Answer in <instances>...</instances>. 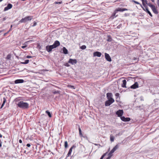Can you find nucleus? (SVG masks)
Returning a JSON list of instances; mask_svg holds the SVG:
<instances>
[{
  "label": "nucleus",
  "instance_id": "1",
  "mask_svg": "<svg viewBox=\"0 0 159 159\" xmlns=\"http://www.w3.org/2000/svg\"><path fill=\"white\" fill-rule=\"evenodd\" d=\"M17 105L18 107L23 109H27L29 107L28 103L22 101L18 102Z\"/></svg>",
  "mask_w": 159,
  "mask_h": 159
},
{
  "label": "nucleus",
  "instance_id": "2",
  "mask_svg": "<svg viewBox=\"0 0 159 159\" xmlns=\"http://www.w3.org/2000/svg\"><path fill=\"white\" fill-rule=\"evenodd\" d=\"M33 18V16H28L25 17L24 18H22L20 20L19 22V23H25L29 21H30Z\"/></svg>",
  "mask_w": 159,
  "mask_h": 159
},
{
  "label": "nucleus",
  "instance_id": "3",
  "mask_svg": "<svg viewBox=\"0 0 159 159\" xmlns=\"http://www.w3.org/2000/svg\"><path fill=\"white\" fill-rule=\"evenodd\" d=\"M114 100H112V99H108L105 102V106H109L113 103L114 102Z\"/></svg>",
  "mask_w": 159,
  "mask_h": 159
},
{
  "label": "nucleus",
  "instance_id": "4",
  "mask_svg": "<svg viewBox=\"0 0 159 159\" xmlns=\"http://www.w3.org/2000/svg\"><path fill=\"white\" fill-rule=\"evenodd\" d=\"M124 112L122 110H119L116 112V114L118 117H121L123 114Z\"/></svg>",
  "mask_w": 159,
  "mask_h": 159
},
{
  "label": "nucleus",
  "instance_id": "5",
  "mask_svg": "<svg viewBox=\"0 0 159 159\" xmlns=\"http://www.w3.org/2000/svg\"><path fill=\"white\" fill-rule=\"evenodd\" d=\"M54 48L53 47L52 45H48L46 47V49L47 51L48 52H51L53 49Z\"/></svg>",
  "mask_w": 159,
  "mask_h": 159
},
{
  "label": "nucleus",
  "instance_id": "6",
  "mask_svg": "<svg viewBox=\"0 0 159 159\" xmlns=\"http://www.w3.org/2000/svg\"><path fill=\"white\" fill-rule=\"evenodd\" d=\"M144 8L142 7L143 10L144 11H145L148 13L152 17V15L151 13V12L148 10V8L147 6L146 5L145 6H144Z\"/></svg>",
  "mask_w": 159,
  "mask_h": 159
},
{
  "label": "nucleus",
  "instance_id": "7",
  "mask_svg": "<svg viewBox=\"0 0 159 159\" xmlns=\"http://www.w3.org/2000/svg\"><path fill=\"white\" fill-rule=\"evenodd\" d=\"M60 45V42L58 40H56L54 42L53 44H52V46L54 48H56L57 47Z\"/></svg>",
  "mask_w": 159,
  "mask_h": 159
},
{
  "label": "nucleus",
  "instance_id": "8",
  "mask_svg": "<svg viewBox=\"0 0 159 159\" xmlns=\"http://www.w3.org/2000/svg\"><path fill=\"white\" fill-rule=\"evenodd\" d=\"M12 7V5L11 3H8L7 6L5 7L4 9V11H6L11 9Z\"/></svg>",
  "mask_w": 159,
  "mask_h": 159
},
{
  "label": "nucleus",
  "instance_id": "9",
  "mask_svg": "<svg viewBox=\"0 0 159 159\" xmlns=\"http://www.w3.org/2000/svg\"><path fill=\"white\" fill-rule=\"evenodd\" d=\"M77 62V60L75 59H72L70 58L68 61V63L71 64L72 65H75Z\"/></svg>",
  "mask_w": 159,
  "mask_h": 159
},
{
  "label": "nucleus",
  "instance_id": "10",
  "mask_svg": "<svg viewBox=\"0 0 159 159\" xmlns=\"http://www.w3.org/2000/svg\"><path fill=\"white\" fill-rule=\"evenodd\" d=\"M105 58L107 61L109 62L111 61V58L109 54L106 53H105Z\"/></svg>",
  "mask_w": 159,
  "mask_h": 159
},
{
  "label": "nucleus",
  "instance_id": "11",
  "mask_svg": "<svg viewBox=\"0 0 159 159\" xmlns=\"http://www.w3.org/2000/svg\"><path fill=\"white\" fill-rule=\"evenodd\" d=\"M120 119L124 121L127 122L130 120V119L129 117H125L124 116H122L120 117Z\"/></svg>",
  "mask_w": 159,
  "mask_h": 159
},
{
  "label": "nucleus",
  "instance_id": "12",
  "mask_svg": "<svg viewBox=\"0 0 159 159\" xmlns=\"http://www.w3.org/2000/svg\"><path fill=\"white\" fill-rule=\"evenodd\" d=\"M112 94L111 93H107V97L108 99H112V100H114V99L112 98Z\"/></svg>",
  "mask_w": 159,
  "mask_h": 159
},
{
  "label": "nucleus",
  "instance_id": "13",
  "mask_svg": "<svg viewBox=\"0 0 159 159\" xmlns=\"http://www.w3.org/2000/svg\"><path fill=\"white\" fill-rule=\"evenodd\" d=\"M25 81L23 79H17L14 81L15 84L22 83L24 82Z\"/></svg>",
  "mask_w": 159,
  "mask_h": 159
},
{
  "label": "nucleus",
  "instance_id": "14",
  "mask_svg": "<svg viewBox=\"0 0 159 159\" xmlns=\"http://www.w3.org/2000/svg\"><path fill=\"white\" fill-rule=\"evenodd\" d=\"M102 55L101 53L99 52H95L93 53V57H101Z\"/></svg>",
  "mask_w": 159,
  "mask_h": 159
},
{
  "label": "nucleus",
  "instance_id": "15",
  "mask_svg": "<svg viewBox=\"0 0 159 159\" xmlns=\"http://www.w3.org/2000/svg\"><path fill=\"white\" fill-rule=\"evenodd\" d=\"M139 87V85L137 82H135L134 84L130 86V88L132 89H135L138 88Z\"/></svg>",
  "mask_w": 159,
  "mask_h": 159
},
{
  "label": "nucleus",
  "instance_id": "16",
  "mask_svg": "<svg viewBox=\"0 0 159 159\" xmlns=\"http://www.w3.org/2000/svg\"><path fill=\"white\" fill-rule=\"evenodd\" d=\"M119 146L118 144L116 145L111 150V153H113L118 148Z\"/></svg>",
  "mask_w": 159,
  "mask_h": 159
},
{
  "label": "nucleus",
  "instance_id": "17",
  "mask_svg": "<svg viewBox=\"0 0 159 159\" xmlns=\"http://www.w3.org/2000/svg\"><path fill=\"white\" fill-rule=\"evenodd\" d=\"M153 12L154 13L157 14H158V12L156 9L155 6H154L153 7H152V8H151Z\"/></svg>",
  "mask_w": 159,
  "mask_h": 159
},
{
  "label": "nucleus",
  "instance_id": "18",
  "mask_svg": "<svg viewBox=\"0 0 159 159\" xmlns=\"http://www.w3.org/2000/svg\"><path fill=\"white\" fill-rule=\"evenodd\" d=\"M122 82H123V83L121 84V86L123 88H126L127 87H126V80H123Z\"/></svg>",
  "mask_w": 159,
  "mask_h": 159
},
{
  "label": "nucleus",
  "instance_id": "19",
  "mask_svg": "<svg viewBox=\"0 0 159 159\" xmlns=\"http://www.w3.org/2000/svg\"><path fill=\"white\" fill-rule=\"evenodd\" d=\"M63 53L64 54H67L68 53V50L65 47H63Z\"/></svg>",
  "mask_w": 159,
  "mask_h": 159
},
{
  "label": "nucleus",
  "instance_id": "20",
  "mask_svg": "<svg viewBox=\"0 0 159 159\" xmlns=\"http://www.w3.org/2000/svg\"><path fill=\"white\" fill-rule=\"evenodd\" d=\"M78 129L79 132V135L81 137H83V134H82V131L79 125H78Z\"/></svg>",
  "mask_w": 159,
  "mask_h": 159
},
{
  "label": "nucleus",
  "instance_id": "21",
  "mask_svg": "<svg viewBox=\"0 0 159 159\" xmlns=\"http://www.w3.org/2000/svg\"><path fill=\"white\" fill-rule=\"evenodd\" d=\"M112 40V39L110 35H108L107 36V40L108 42H111Z\"/></svg>",
  "mask_w": 159,
  "mask_h": 159
},
{
  "label": "nucleus",
  "instance_id": "22",
  "mask_svg": "<svg viewBox=\"0 0 159 159\" xmlns=\"http://www.w3.org/2000/svg\"><path fill=\"white\" fill-rule=\"evenodd\" d=\"M145 3L150 7L151 8L153 7L154 5L152 4L151 3H148L147 1H145Z\"/></svg>",
  "mask_w": 159,
  "mask_h": 159
},
{
  "label": "nucleus",
  "instance_id": "23",
  "mask_svg": "<svg viewBox=\"0 0 159 159\" xmlns=\"http://www.w3.org/2000/svg\"><path fill=\"white\" fill-rule=\"evenodd\" d=\"M6 98L4 97L3 98V103L0 107V108L1 109L2 108V107H3L5 103L6 102Z\"/></svg>",
  "mask_w": 159,
  "mask_h": 159
},
{
  "label": "nucleus",
  "instance_id": "24",
  "mask_svg": "<svg viewBox=\"0 0 159 159\" xmlns=\"http://www.w3.org/2000/svg\"><path fill=\"white\" fill-rule=\"evenodd\" d=\"M136 109H138V108H139V110H140V111H141L143 110H144V107L143 106V105H142L141 106L136 107Z\"/></svg>",
  "mask_w": 159,
  "mask_h": 159
},
{
  "label": "nucleus",
  "instance_id": "25",
  "mask_svg": "<svg viewBox=\"0 0 159 159\" xmlns=\"http://www.w3.org/2000/svg\"><path fill=\"white\" fill-rule=\"evenodd\" d=\"M120 11V12H123L124 11L123 10V8H118L115 11Z\"/></svg>",
  "mask_w": 159,
  "mask_h": 159
},
{
  "label": "nucleus",
  "instance_id": "26",
  "mask_svg": "<svg viewBox=\"0 0 159 159\" xmlns=\"http://www.w3.org/2000/svg\"><path fill=\"white\" fill-rule=\"evenodd\" d=\"M72 149L71 148H70V149L69 151L68 152V153L67 155V156H66L67 157H69L70 155L71 154V153L72 152Z\"/></svg>",
  "mask_w": 159,
  "mask_h": 159
},
{
  "label": "nucleus",
  "instance_id": "27",
  "mask_svg": "<svg viewBox=\"0 0 159 159\" xmlns=\"http://www.w3.org/2000/svg\"><path fill=\"white\" fill-rule=\"evenodd\" d=\"M29 60H25L24 62H21V63L23 64H28L29 62Z\"/></svg>",
  "mask_w": 159,
  "mask_h": 159
},
{
  "label": "nucleus",
  "instance_id": "28",
  "mask_svg": "<svg viewBox=\"0 0 159 159\" xmlns=\"http://www.w3.org/2000/svg\"><path fill=\"white\" fill-rule=\"evenodd\" d=\"M45 112L49 117H52L51 114L49 111H46Z\"/></svg>",
  "mask_w": 159,
  "mask_h": 159
},
{
  "label": "nucleus",
  "instance_id": "29",
  "mask_svg": "<svg viewBox=\"0 0 159 159\" xmlns=\"http://www.w3.org/2000/svg\"><path fill=\"white\" fill-rule=\"evenodd\" d=\"M112 153H111V151H110L108 154V157L107 158L108 159V158H109V159H110L111 158V157L112 155Z\"/></svg>",
  "mask_w": 159,
  "mask_h": 159
},
{
  "label": "nucleus",
  "instance_id": "30",
  "mask_svg": "<svg viewBox=\"0 0 159 159\" xmlns=\"http://www.w3.org/2000/svg\"><path fill=\"white\" fill-rule=\"evenodd\" d=\"M110 140L111 142H113L114 141V137H113V136H111V135H110Z\"/></svg>",
  "mask_w": 159,
  "mask_h": 159
},
{
  "label": "nucleus",
  "instance_id": "31",
  "mask_svg": "<svg viewBox=\"0 0 159 159\" xmlns=\"http://www.w3.org/2000/svg\"><path fill=\"white\" fill-rule=\"evenodd\" d=\"M64 146L65 148H66L68 147V143L67 141H66L64 143Z\"/></svg>",
  "mask_w": 159,
  "mask_h": 159
},
{
  "label": "nucleus",
  "instance_id": "32",
  "mask_svg": "<svg viewBox=\"0 0 159 159\" xmlns=\"http://www.w3.org/2000/svg\"><path fill=\"white\" fill-rule=\"evenodd\" d=\"M68 87L72 89H75V88L73 86L69 85L68 86Z\"/></svg>",
  "mask_w": 159,
  "mask_h": 159
},
{
  "label": "nucleus",
  "instance_id": "33",
  "mask_svg": "<svg viewBox=\"0 0 159 159\" xmlns=\"http://www.w3.org/2000/svg\"><path fill=\"white\" fill-rule=\"evenodd\" d=\"M11 58V55L10 54H8L7 55L6 57V59L7 60H9Z\"/></svg>",
  "mask_w": 159,
  "mask_h": 159
},
{
  "label": "nucleus",
  "instance_id": "34",
  "mask_svg": "<svg viewBox=\"0 0 159 159\" xmlns=\"http://www.w3.org/2000/svg\"><path fill=\"white\" fill-rule=\"evenodd\" d=\"M86 48V47L85 45H82L81 47H80V48L82 49H85Z\"/></svg>",
  "mask_w": 159,
  "mask_h": 159
},
{
  "label": "nucleus",
  "instance_id": "35",
  "mask_svg": "<svg viewBox=\"0 0 159 159\" xmlns=\"http://www.w3.org/2000/svg\"><path fill=\"white\" fill-rule=\"evenodd\" d=\"M142 4L143 6H145L146 5L145 4V1H147L146 0H142Z\"/></svg>",
  "mask_w": 159,
  "mask_h": 159
},
{
  "label": "nucleus",
  "instance_id": "36",
  "mask_svg": "<svg viewBox=\"0 0 159 159\" xmlns=\"http://www.w3.org/2000/svg\"><path fill=\"white\" fill-rule=\"evenodd\" d=\"M132 2H134L135 3L137 4H140V3L139 2H137V1H135L134 0H132Z\"/></svg>",
  "mask_w": 159,
  "mask_h": 159
},
{
  "label": "nucleus",
  "instance_id": "37",
  "mask_svg": "<svg viewBox=\"0 0 159 159\" xmlns=\"http://www.w3.org/2000/svg\"><path fill=\"white\" fill-rule=\"evenodd\" d=\"M53 93L54 94H58L59 93V91H54L53 92Z\"/></svg>",
  "mask_w": 159,
  "mask_h": 159
},
{
  "label": "nucleus",
  "instance_id": "38",
  "mask_svg": "<svg viewBox=\"0 0 159 159\" xmlns=\"http://www.w3.org/2000/svg\"><path fill=\"white\" fill-rule=\"evenodd\" d=\"M116 97V98H118L119 97V94L118 93H116L115 95Z\"/></svg>",
  "mask_w": 159,
  "mask_h": 159
},
{
  "label": "nucleus",
  "instance_id": "39",
  "mask_svg": "<svg viewBox=\"0 0 159 159\" xmlns=\"http://www.w3.org/2000/svg\"><path fill=\"white\" fill-rule=\"evenodd\" d=\"M122 132H120L118 134H116V136H119L122 135Z\"/></svg>",
  "mask_w": 159,
  "mask_h": 159
},
{
  "label": "nucleus",
  "instance_id": "40",
  "mask_svg": "<svg viewBox=\"0 0 159 159\" xmlns=\"http://www.w3.org/2000/svg\"><path fill=\"white\" fill-rule=\"evenodd\" d=\"M106 153H104L101 157L100 159H103L104 157L106 156Z\"/></svg>",
  "mask_w": 159,
  "mask_h": 159
},
{
  "label": "nucleus",
  "instance_id": "41",
  "mask_svg": "<svg viewBox=\"0 0 159 159\" xmlns=\"http://www.w3.org/2000/svg\"><path fill=\"white\" fill-rule=\"evenodd\" d=\"M37 25V22L35 21H34L33 22V25H32V27H34Z\"/></svg>",
  "mask_w": 159,
  "mask_h": 159
},
{
  "label": "nucleus",
  "instance_id": "42",
  "mask_svg": "<svg viewBox=\"0 0 159 159\" xmlns=\"http://www.w3.org/2000/svg\"><path fill=\"white\" fill-rule=\"evenodd\" d=\"M64 66H66L69 67L70 66V65L68 63H66L64 64Z\"/></svg>",
  "mask_w": 159,
  "mask_h": 159
},
{
  "label": "nucleus",
  "instance_id": "43",
  "mask_svg": "<svg viewBox=\"0 0 159 159\" xmlns=\"http://www.w3.org/2000/svg\"><path fill=\"white\" fill-rule=\"evenodd\" d=\"M54 3L55 4H61L62 3V2H54Z\"/></svg>",
  "mask_w": 159,
  "mask_h": 159
},
{
  "label": "nucleus",
  "instance_id": "44",
  "mask_svg": "<svg viewBox=\"0 0 159 159\" xmlns=\"http://www.w3.org/2000/svg\"><path fill=\"white\" fill-rule=\"evenodd\" d=\"M27 46L26 45H25L24 46H21V48H22L24 49Z\"/></svg>",
  "mask_w": 159,
  "mask_h": 159
},
{
  "label": "nucleus",
  "instance_id": "45",
  "mask_svg": "<svg viewBox=\"0 0 159 159\" xmlns=\"http://www.w3.org/2000/svg\"><path fill=\"white\" fill-rule=\"evenodd\" d=\"M26 58H32V57L30 56H26Z\"/></svg>",
  "mask_w": 159,
  "mask_h": 159
},
{
  "label": "nucleus",
  "instance_id": "46",
  "mask_svg": "<svg viewBox=\"0 0 159 159\" xmlns=\"http://www.w3.org/2000/svg\"><path fill=\"white\" fill-rule=\"evenodd\" d=\"M76 147V146L75 145H73L70 148L72 149L73 148H75Z\"/></svg>",
  "mask_w": 159,
  "mask_h": 159
},
{
  "label": "nucleus",
  "instance_id": "47",
  "mask_svg": "<svg viewBox=\"0 0 159 159\" xmlns=\"http://www.w3.org/2000/svg\"><path fill=\"white\" fill-rule=\"evenodd\" d=\"M26 146L28 147H30V143H28L27 144Z\"/></svg>",
  "mask_w": 159,
  "mask_h": 159
},
{
  "label": "nucleus",
  "instance_id": "48",
  "mask_svg": "<svg viewBox=\"0 0 159 159\" xmlns=\"http://www.w3.org/2000/svg\"><path fill=\"white\" fill-rule=\"evenodd\" d=\"M2 146V142L1 140H0V147L1 148Z\"/></svg>",
  "mask_w": 159,
  "mask_h": 159
},
{
  "label": "nucleus",
  "instance_id": "49",
  "mask_svg": "<svg viewBox=\"0 0 159 159\" xmlns=\"http://www.w3.org/2000/svg\"><path fill=\"white\" fill-rule=\"evenodd\" d=\"M128 10L126 9V8H123V10L124 11H127Z\"/></svg>",
  "mask_w": 159,
  "mask_h": 159
},
{
  "label": "nucleus",
  "instance_id": "50",
  "mask_svg": "<svg viewBox=\"0 0 159 159\" xmlns=\"http://www.w3.org/2000/svg\"><path fill=\"white\" fill-rule=\"evenodd\" d=\"M6 19H7V18L6 17L3 18V21H4Z\"/></svg>",
  "mask_w": 159,
  "mask_h": 159
},
{
  "label": "nucleus",
  "instance_id": "51",
  "mask_svg": "<svg viewBox=\"0 0 159 159\" xmlns=\"http://www.w3.org/2000/svg\"><path fill=\"white\" fill-rule=\"evenodd\" d=\"M157 4L158 7H159V0H157Z\"/></svg>",
  "mask_w": 159,
  "mask_h": 159
},
{
  "label": "nucleus",
  "instance_id": "52",
  "mask_svg": "<svg viewBox=\"0 0 159 159\" xmlns=\"http://www.w3.org/2000/svg\"><path fill=\"white\" fill-rule=\"evenodd\" d=\"M19 142L20 143H22V141L21 139H20L19 140Z\"/></svg>",
  "mask_w": 159,
  "mask_h": 159
},
{
  "label": "nucleus",
  "instance_id": "53",
  "mask_svg": "<svg viewBox=\"0 0 159 159\" xmlns=\"http://www.w3.org/2000/svg\"><path fill=\"white\" fill-rule=\"evenodd\" d=\"M9 32V31H8L7 33H5L4 34V36H5L7 33Z\"/></svg>",
  "mask_w": 159,
  "mask_h": 159
},
{
  "label": "nucleus",
  "instance_id": "54",
  "mask_svg": "<svg viewBox=\"0 0 159 159\" xmlns=\"http://www.w3.org/2000/svg\"><path fill=\"white\" fill-rule=\"evenodd\" d=\"M12 27V25H11V29H10V30H9V31L11 30V28Z\"/></svg>",
  "mask_w": 159,
  "mask_h": 159
},
{
  "label": "nucleus",
  "instance_id": "55",
  "mask_svg": "<svg viewBox=\"0 0 159 159\" xmlns=\"http://www.w3.org/2000/svg\"><path fill=\"white\" fill-rule=\"evenodd\" d=\"M2 135L1 134H0V138H2Z\"/></svg>",
  "mask_w": 159,
  "mask_h": 159
},
{
  "label": "nucleus",
  "instance_id": "56",
  "mask_svg": "<svg viewBox=\"0 0 159 159\" xmlns=\"http://www.w3.org/2000/svg\"><path fill=\"white\" fill-rule=\"evenodd\" d=\"M152 2H154V0H151Z\"/></svg>",
  "mask_w": 159,
  "mask_h": 159
},
{
  "label": "nucleus",
  "instance_id": "57",
  "mask_svg": "<svg viewBox=\"0 0 159 159\" xmlns=\"http://www.w3.org/2000/svg\"><path fill=\"white\" fill-rule=\"evenodd\" d=\"M3 0H0V2H1Z\"/></svg>",
  "mask_w": 159,
  "mask_h": 159
},
{
  "label": "nucleus",
  "instance_id": "58",
  "mask_svg": "<svg viewBox=\"0 0 159 159\" xmlns=\"http://www.w3.org/2000/svg\"><path fill=\"white\" fill-rule=\"evenodd\" d=\"M116 102H118L119 101H118V100H116Z\"/></svg>",
  "mask_w": 159,
  "mask_h": 159
},
{
  "label": "nucleus",
  "instance_id": "59",
  "mask_svg": "<svg viewBox=\"0 0 159 159\" xmlns=\"http://www.w3.org/2000/svg\"><path fill=\"white\" fill-rule=\"evenodd\" d=\"M134 59L135 60V59H136V58H134Z\"/></svg>",
  "mask_w": 159,
  "mask_h": 159
},
{
  "label": "nucleus",
  "instance_id": "60",
  "mask_svg": "<svg viewBox=\"0 0 159 159\" xmlns=\"http://www.w3.org/2000/svg\"><path fill=\"white\" fill-rule=\"evenodd\" d=\"M95 145H98V144H95Z\"/></svg>",
  "mask_w": 159,
  "mask_h": 159
}]
</instances>
